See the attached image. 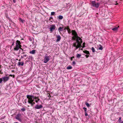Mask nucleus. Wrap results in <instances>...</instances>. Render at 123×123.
<instances>
[{
    "instance_id": "nucleus-7",
    "label": "nucleus",
    "mask_w": 123,
    "mask_h": 123,
    "mask_svg": "<svg viewBox=\"0 0 123 123\" xmlns=\"http://www.w3.org/2000/svg\"><path fill=\"white\" fill-rule=\"evenodd\" d=\"M55 26L54 25H51V27L49 28L51 32L55 29Z\"/></svg>"
},
{
    "instance_id": "nucleus-48",
    "label": "nucleus",
    "mask_w": 123,
    "mask_h": 123,
    "mask_svg": "<svg viewBox=\"0 0 123 123\" xmlns=\"http://www.w3.org/2000/svg\"><path fill=\"white\" fill-rule=\"evenodd\" d=\"M116 2L117 3L116 4H115V5H118V3H117V1H116Z\"/></svg>"
},
{
    "instance_id": "nucleus-57",
    "label": "nucleus",
    "mask_w": 123,
    "mask_h": 123,
    "mask_svg": "<svg viewBox=\"0 0 123 123\" xmlns=\"http://www.w3.org/2000/svg\"><path fill=\"white\" fill-rule=\"evenodd\" d=\"M20 60H21L20 59L19 60V61H20Z\"/></svg>"
},
{
    "instance_id": "nucleus-44",
    "label": "nucleus",
    "mask_w": 123,
    "mask_h": 123,
    "mask_svg": "<svg viewBox=\"0 0 123 123\" xmlns=\"http://www.w3.org/2000/svg\"><path fill=\"white\" fill-rule=\"evenodd\" d=\"M85 56L86 57V58H88V57H89V55H85Z\"/></svg>"
},
{
    "instance_id": "nucleus-24",
    "label": "nucleus",
    "mask_w": 123,
    "mask_h": 123,
    "mask_svg": "<svg viewBox=\"0 0 123 123\" xmlns=\"http://www.w3.org/2000/svg\"><path fill=\"white\" fill-rule=\"evenodd\" d=\"M91 49L93 52H95V50L94 47H92Z\"/></svg>"
},
{
    "instance_id": "nucleus-36",
    "label": "nucleus",
    "mask_w": 123,
    "mask_h": 123,
    "mask_svg": "<svg viewBox=\"0 0 123 123\" xmlns=\"http://www.w3.org/2000/svg\"><path fill=\"white\" fill-rule=\"evenodd\" d=\"M73 46L74 47H76L77 46V43H75L73 44Z\"/></svg>"
},
{
    "instance_id": "nucleus-38",
    "label": "nucleus",
    "mask_w": 123,
    "mask_h": 123,
    "mask_svg": "<svg viewBox=\"0 0 123 123\" xmlns=\"http://www.w3.org/2000/svg\"><path fill=\"white\" fill-rule=\"evenodd\" d=\"M27 99H25L24 100V101L25 102V104L27 103Z\"/></svg>"
},
{
    "instance_id": "nucleus-14",
    "label": "nucleus",
    "mask_w": 123,
    "mask_h": 123,
    "mask_svg": "<svg viewBox=\"0 0 123 123\" xmlns=\"http://www.w3.org/2000/svg\"><path fill=\"white\" fill-rule=\"evenodd\" d=\"M24 64V62H18V65L19 66H23Z\"/></svg>"
},
{
    "instance_id": "nucleus-59",
    "label": "nucleus",
    "mask_w": 123,
    "mask_h": 123,
    "mask_svg": "<svg viewBox=\"0 0 123 123\" xmlns=\"http://www.w3.org/2000/svg\"><path fill=\"white\" fill-rule=\"evenodd\" d=\"M0 68H1V66L0 65Z\"/></svg>"
},
{
    "instance_id": "nucleus-52",
    "label": "nucleus",
    "mask_w": 123,
    "mask_h": 123,
    "mask_svg": "<svg viewBox=\"0 0 123 123\" xmlns=\"http://www.w3.org/2000/svg\"><path fill=\"white\" fill-rule=\"evenodd\" d=\"M13 1L14 3H15L16 2V1L15 0H13Z\"/></svg>"
},
{
    "instance_id": "nucleus-11",
    "label": "nucleus",
    "mask_w": 123,
    "mask_h": 123,
    "mask_svg": "<svg viewBox=\"0 0 123 123\" xmlns=\"http://www.w3.org/2000/svg\"><path fill=\"white\" fill-rule=\"evenodd\" d=\"M56 38H57L56 41L57 42H58L59 41L61 38V36H60V35H58L56 36Z\"/></svg>"
},
{
    "instance_id": "nucleus-2",
    "label": "nucleus",
    "mask_w": 123,
    "mask_h": 123,
    "mask_svg": "<svg viewBox=\"0 0 123 123\" xmlns=\"http://www.w3.org/2000/svg\"><path fill=\"white\" fill-rule=\"evenodd\" d=\"M21 43L20 41L17 40L16 43V45L14 47V51H18L21 47V45L20 44Z\"/></svg>"
},
{
    "instance_id": "nucleus-20",
    "label": "nucleus",
    "mask_w": 123,
    "mask_h": 123,
    "mask_svg": "<svg viewBox=\"0 0 123 123\" xmlns=\"http://www.w3.org/2000/svg\"><path fill=\"white\" fill-rule=\"evenodd\" d=\"M84 53L87 54H90L89 52L88 51L85 50L83 51Z\"/></svg>"
},
{
    "instance_id": "nucleus-50",
    "label": "nucleus",
    "mask_w": 123,
    "mask_h": 123,
    "mask_svg": "<svg viewBox=\"0 0 123 123\" xmlns=\"http://www.w3.org/2000/svg\"><path fill=\"white\" fill-rule=\"evenodd\" d=\"M49 21H50L51 22H52V21H51V19H50V18H49Z\"/></svg>"
},
{
    "instance_id": "nucleus-19",
    "label": "nucleus",
    "mask_w": 123,
    "mask_h": 123,
    "mask_svg": "<svg viewBox=\"0 0 123 123\" xmlns=\"http://www.w3.org/2000/svg\"><path fill=\"white\" fill-rule=\"evenodd\" d=\"M63 28V27H60L58 29V30L59 32L62 31H63L62 29Z\"/></svg>"
},
{
    "instance_id": "nucleus-16",
    "label": "nucleus",
    "mask_w": 123,
    "mask_h": 123,
    "mask_svg": "<svg viewBox=\"0 0 123 123\" xmlns=\"http://www.w3.org/2000/svg\"><path fill=\"white\" fill-rule=\"evenodd\" d=\"M63 18V17L62 15H59L58 16L57 19L59 20H62Z\"/></svg>"
},
{
    "instance_id": "nucleus-55",
    "label": "nucleus",
    "mask_w": 123,
    "mask_h": 123,
    "mask_svg": "<svg viewBox=\"0 0 123 123\" xmlns=\"http://www.w3.org/2000/svg\"><path fill=\"white\" fill-rule=\"evenodd\" d=\"M30 41H32V39H31V38H30Z\"/></svg>"
},
{
    "instance_id": "nucleus-18",
    "label": "nucleus",
    "mask_w": 123,
    "mask_h": 123,
    "mask_svg": "<svg viewBox=\"0 0 123 123\" xmlns=\"http://www.w3.org/2000/svg\"><path fill=\"white\" fill-rule=\"evenodd\" d=\"M30 54H35L36 53L35 50H32L30 52Z\"/></svg>"
},
{
    "instance_id": "nucleus-34",
    "label": "nucleus",
    "mask_w": 123,
    "mask_h": 123,
    "mask_svg": "<svg viewBox=\"0 0 123 123\" xmlns=\"http://www.w3.org/2000/svg\"><path fill=\"white\" fill-rule=\"evenodd\" d=\"M2 81H2V78H0V84L2 83Z\"/></svg>"
},
{
    "instance_id": "nucleus-29",
    "label": "nucleus",
    "mask_w": 123,
    "mask_h": 123,
    "mask_svg": "<svg viewBox=\"0 0 123 123\" xmlns=\"http://www.w3.org/2000/svg\"><path fill=\"white\" fill-rule=\"evenodd\" d=\"M86 105L87 106V107H89L90 106V105L89 103H86Z\"/></svg>"
},
{
    "instance_id": "nucleus-51",
    "label": "nucleus",
    "mask_w": 123,
    "mask_h": 123,
    "mask_svg": "<svg viewBox=\"0 0 123 123\" xmlns=\"http://www.w3.org/2000/svg\"><path fill=\"white\" fill-rule=\"evenodd\" d=\"M24 58V57H23V56H21V58L22 59Z\"/></svg>"
},
{
    "instance_id": "nucleus-43",
    "label": "nucleus",
    "mask_w": 123,
    "mask_h": 123,
    "mask_svg": "<svg viewBox=\"0 0 123 123\" xmlns=\"http://www.w3.org/2000/svg\"><path fill=\"white\" fill-rule=\"evenodd\" d=\"M23 56V57L24 58L25 57H26L27 56V55H24Z\"/></svg>"
},
{
    "instance_id": "nucleus-49",
    "label": "nucleus",
    "mask_w": 123,
    "mask_h": 123,
    "mask_svg": "<svg viewBox=\"0 0 123 123\" xmlns=\"http://www.w3.org/2000/svg\"><path fill=\"white\" fill-rule=\"evenodd\" d=\"M25 52H23L22 53H21V54H25Z\"/></svg>"
},
{
    "instance_id": "nucleus-40",
    "label": "nucleus",
    "mask_w": 123,
    "mask_h": 123,
    "mask_svg": "<svg viewBox=\"0 0 123 123\" xmlns=\"http://www.w3.org/2000/svg\"><path fill=\"white\" fill-rule=\"evenodd\" d=\"M13 76H14V75H12L10 74L8 76V77H10V76L12 77Z\"/></svg>"
},
{
    "instance_id": "nucleus-35",
    "label": "nucleus",
    "mask_w": 123,
    "mask_h": 123,
    "mask_svg": "<svg viewBox=\"0 0 123 123\" xmlns=\"http://www.w3.org/2000/svg\"><path fill=\"white\" fill-rule=\"evenodd\" d=\"M76 62L75 61H74L72 62V64L73 65H75L76 64Z\"/></svg>"
},
{
    "instance_id": "nucleus-21",
    "label": "nucleus",
    "mask_w": 123,
    "mask_h": 123,
    "mask_svg": "<svg viewBox=\"0 0 123 123\" xmlns=\"http://www.w3.org/2000/svg\"><path fill=\"white\" fill-rule=\"evenodd\" d=\"M81 54H77L76 55V57L78 58H79L81 56Z\"/></svg>"
},
{
    "instance_id": "nucleus-22",
    "label": "nucleus",
    "mask_w": 123,
    "mask_h": 123,
    "mask_svg": "<svg viewBox=\"0 0 123 123\" xmlns=\"http://www.w3.org/2000/svg\"><path fill=\"white\" fill-rule=\"evenodd\" d=\"M99 47L98 48V49L99 50H102L103 49V48L102 47V46L101 45H99Z\"/></svg>"
},
{
    "instance_id": "nucleus-1",
    "label": "nucleus",
    "mask_w": 123,
    "mask_h": 123,
    "mask_svg": "<svg viewBox=\"0 0 123 123\" xmlns=\"http://www.w3.org/2000/svg\"><path fill=\"white\" fill-rule=\"evenodd\" d=\"M26 97L28 98V102L29 103L31 104V106H33L35 104V102H33L34 100L32 99V98H34V96L31 95H26Z\"/></svg>"
},
{
    "instance_id": "nucleus-12",
    "label": "nucleus",
    "mask_w": 123,
    "mask_h": 123,
    "mask_svg": "<svg viewBox=\"0 0 123 123\" xmlns=\"http://www.w3.org/2000/svg\"><path fill=\"white\" fill-rule=\"evenodd\" d=\"M26 59H27L28 61H30L31 60H32L33 58L31 56H29L28 57L26 58Z\"/></svg>"
},
{
    "instance_id": "nucleus-46",
    "label": "nucleus",
    "mask_w": 123,
    "mask_h": 123,
    "mask_svg": "<svg viewBox=\"0 0 123 123\" xmlns=\"http://www.w3.org/2000/svg\"><path fill=\"white\" fill-rule=\"evenodd\" d=\"M76 48L75 49V50H76L77 49H78V48H79V47H77V46H76Z\"/></svg>"
},
{
    "instance_id": "nucleus-9",
    "label": "nucleus",
    "mask_w": 123,
    "mask_h": 123,
    "mask_svg": "<svg viewBox=\"0 0 123 123\" xmlns=\"http://www.w3.org/2000/svg\"><path fill=\"white\" fill-rule=\"evenodd\" d=\"M43 107V106L41 105H37L35 107V108L37 109H40L42 108Z\"/></svg>"
},
{
    "instance_id": "nucleus-17",
    "label": "nucleus",
    "mask_w": 123,
    "mask_h": 123,
    "mask_svg": "<svg viewBox=\"0 0 123 123\" xmlns=\"http://www.w3.org/2000/svg\"><path fill=\"white\" fill-rule=\"evenodd\" d=\"M32 99H35L36 100H38V101H39L40 100L39 98L38 97H35L34 96V98H32Z\"/></svg>"
},
{
    "instance_id": "nucleus-53",
    "label": "nucleus",
    "mask_w": 123,
    "mask_h": 123,
    "mask_svg": "<svg viewBox=\"0 0 123 123\" xmlns=\"http://www.w3.org/2000/svg\"><path fill=\"white\" fill-rule=\"evenodd\" d=\"M1 31L0 30V34L1 35Z\"/></svg>"
},
{
    "instance_id": "nucleus-8",
    "label": "nucleus",
    "mask_w": 123,
    "mask_h": 123,
    "mask_svg": "<svg viewBox=\"0 0 123 123\" xmlns=\"http://www.w3.org/2000/svg\"><path fill=\"white\" fill-rule=\"evenodd\" d=\"M72 35L74 36L75 37L78 36L77 33L76 32L75 30H72Z\"/></svg>"
},
{
    "instance_id": "nucleus-42",
    "label": "nucleus",
    "mask_w": 123,
    "mask_h": 123,
    "mask_svg": "<svg viewBox=\"0 0 123 123\" xmlns=\"http://www.w3.org/2000/svg\"><path fill=\"white\" fill-rule=\"evenodd\" d=\"M20 20L22 22V23H23L24 22V20L22 19H21L20 18Z\"/></svg>"
},
{
    "instance_id": "nucleus-30",
    "label": "nucleus",
    "mask_w": 123,
    "mask_h": 123,
    "mask_svg": "<svg viewBox=\"0 0 123 123\" xmlns=\"http://www.w3.org/2000/svg\"><path fill=\"white\" fill-rule=\"evenodd\" d=\"M83 109H84L85 111V112H86L87 111V108L85 107H84L83 108Z\"/></svg>"
},
{
    "instance_id": "nucleus-3",
    "label": "nucleus",
    "mask_w": 123,
    "mask_h": 123,
    "mask_svg": "<svg viewBox=\"0 0 123 123\" xmlns=\"http://www.w3.org/2000/svg\"><path fill=\"white\" fill-rule=\"evenodd\" d=\"M91 6L96 8H98L99 6L100 3H96L95 1H91Z\"/></svg>"
},
{
    "instance_id": "nucleus-39",
    "label": "nucleus",
    "mask_w": 123,
    "mask_h": 123,
    "mask_svg": "<svg viewBox=\"0 0 123 123\" xmlns=\"http://www.w3.org/2000/svg\"><path fill=\"white\" fill-rule=\"evenodd\" d=\"M85 116H88V115L86 112H85Z\"/></svg>"
},
{
    "instance_id": "nucleus-27",
    "label": "nucleus",
    "mask_w": 123,
    "mask_h": 123,
    "mask_svg": "<svg viewBox=\"0 0 123 123\" xmlns=\"http://www.w3.org/2000/svg\"><path fill=\"white\" fill-rule=\"evenodd\" d=\"M21 110L23 111H25L26 109H25L24 108H23L21 109Z\"/></svg>"
},
{
    "instance_id": "nucleus-45",
    "label": "nucleus",
    "mask_w": 123,
    "mask_h": 123,
    "mask_svg": "<svg viewBox=\"0 0 123 123\" xmlns=\"http://www.w3.org/2000/svg\"><path fill=\"white\" fill-rule=\"evenodd\" d=\"M49 18L51 19H52L53 20V18L52 17H50Z\"/></svg>"
},
{
    "instance_id": "nucleus-15",
    "label": "nucleus",
    "mask_w": 123,
    "mask_h": 123,
    "mask_svg": "<svg viewBox=\"0 0 123 123\" xmlns=\"http://www.w3.org/2000/svg\"><path fill=\"white\" fill-rule=\"evenodd\" d=\"M119 27L118 26V27H116L112 29V30L114 31H116L118 29V28Z\"/></svg>"
},
{
    "instance_id": "nucleus-58",
    "label": "nucleus",
    "mask_w": 123,
    "mask_h": 123,
    "mask_svg": "<svg viewBox=\"0 0 123 123\" xmlns=\"http://www.w3.org/2000/svg\"><path fill=\"white\" fill-rule=\"evenodd\" d=\"M28 107H29V105H28Z\"/></svg>"
},
{
    "instance_id": "nucleus-25",
    "label": "nucleus",
    "mask_w": 123,
    "mask_h": 123,
    "mask_svg": "<svg viewBox=\"0 0 123 123\" xmlns=\"http://www.w3.org/2000/svg\"><path fill=\"white\" fill-rule=\"evenodd\" d=\"M76 46L77 47H79V48H80L82 47V46L81 45H80V44H77V45Z\"/></svg>"
},
{
    "instance_id": "nucleus-28",
    "label": "nucleus",
    "mask_w": 123,
    "mask_h": 123,
    "mask_svg": "<svg viewBox=\"0 0 123 123\" xmlns=\"http://www.w3.org/2000/svg\"><path fill=\"white\" fill-rule=\"evenodd\" d=\"M77 37H75L74 36L73 37H72V39H73V40H75L76 39V38H77Z\"/></svg>"
},
{
    "instance_id": "nucleus-54",
    "label": "nucleus",
    "mask_w": 123,
    "mask_h": 123,
    "mask_svg": "<svg viewBox=\"0 0 123 123\" xmlns=\"http://www.w3.org/2000/svg\"><path fill=\"white\" fill-rule=\"evenodd\" d=\"M20 49H21V50L22 51H23V49H22V48H20Z\"/></svg>"
},
{
    "instance_id": "nucleus-23",
    "label": "nucleus",
    "mask_w": 123,
    "mask_h": 123,
    "mask_svg": "<svg viewBox=\"0 0 123 123\" xmlns=\"http://www.w3.org/2000/svg\"><path fill=\"white\" fill-rule=\"evenodd\" d=\"M72 68V67L71 66H68L67 68V69L69 70L71 69Z\"/></svg>"
},
{
    "instance_id": "nucleus-26",
    "label": "nucleus",
    "mask_w": 123,
    "mask_h": 123,
    "mask_svg": "<svg viewBox=\"0 0 123 123\" xmlns=\"http://www.w3.org/2000/svg\"><path fill=\"white\" fill-rule=\"evenodd\" d=\"M68 32L69 34H70L71 33V30L69 28V29L68 30Z\"/></svg>"
},
{
    "instance_id": "nucleus-5",
    "label": "nucleus",
    "mask_w": 123,
    "mask_h": 123,
    "mask_svg": "<svg viewBox=\"0 0 123 123\" xmlns=\"http://www.w3.org/2000/svg\"><path fill=\"white\" fill-rule=\"evenodd\" d=\"M49 60V56H47V55L46 54L45 55L44 59L43 62L44 63H47Z\"/></svg>"
},
{
    "instance_id": "nucleus-32",
    "label": "nucleus",
    "mask_w": 123,
    "mask_h": 123,
    "mask_svg": "<svg viewBox=\"0 0 123 123\" xmlns=\"http://www.w3.org/2000/svg\"><path fill=\"white\" fill-rule=\"evenodd\" d=\"M85 42H84L83 43V47H82L83 48H85Z\"/></svg>"
},
{
    "instance_id": "nucleus-6",
    "label": "nucleus",
    "mask_w": 123,
    "mask_h": 123,
    "mask_svg": "<svg viewBox=\"0 0 123 123\" xmlns=\"http://www.w3.org/2000/svg\"><path fill=\"white\" fill-rule=\"evenodd\" d=\"M21 115L20 113H18L16 115L15 118L17 120L20 122H21V120L20 118V117Z\"/></svg>"
},
{
    "instance_id": "nucleus-13",
    "label": "nucleus",
    "mask_w": 123,
    "mask_h": 123,
    "mask_svg": "<svg viewBox=\"0 0 123 123\" xmlns=\"http://www.w3.org/2000/svg\"><path fill=\"white\" fill-rule=\"evenodd\" d=\"M121 118L122 117H119L118 121L119 123H123V121L122 120Z\"/></svg>"
},
{
    "instance_id": "nucleus-10",
    "label": "nucleus",
    "mask_w": 123,
    "mask_h": 123,
    "mask_svg": "<svg viewBox=\"0 0 123 123\" xmlns=\"http://www.w3.org/2000/svg\"><path fill=\"white\" fill-rule=\"evenodd\" d=\"M76 41L77 43V44L79 42V41H81L82 40V39L79 37L78 36L76 38Z\"/></svg>"
},
{
    "instance_id": "nucleus-31",
    "label": "nucleus",
    "mask_w": 123,
    "mask_h": 123,
    "mask_svg": "<svg viewBox=\"0 0 123 123\" xmlns=\"http://www.w3.org/2000/svg\"><path fill=\"white\" fill-rule=\"evenodd\" d=\"M55 13V12H51V15H54Z\"/></svg>"
},
{
    "instance_id": "nucleus-33",
    "label": "nucleus",
    "mask_w": 123,
    "mask_h": 123,
    "mask_svg": "<svg viewBox=\"0 0 123 123\" xmlns=\"http://www.w3.org/2000/svg\"><path fill=\"white\" fill-rule=\"evenodd\" d=\"M69 27L68 26L67 27H65V28H64V30H65L66 29H67V30L69 29Z\"/></svg>"
},
{
    "instance_id": "nucleus-4",
    "label": "nucleus",
    "mask_w": 123,
    "mask_h": 123,
    "mask_svg": "<svg viewBox=\"0 0 123 123\" xmlns=\"http://www.w3.org/2000/svg\"><path fill=\"white\" fill-rule=\"evenodd\" d=\"M1 78L3 82L5 83L9 80L10 77H8L7 75H6L5 76L2 77Z\"/></svg>"
},
{
    "instance_id": "nucleus-41",
    "label": "nucleus",
    "mask_w": 123,
    "mask_h": 123,
    "mask_svg": "<svg viewBox=\"0 0 123 123\" xmlns=\"http://www.w3.org/2000/svg\"><path fill=\"white\" fill-rule=\"evenodd\" d=\"M14 42L13 41L12 42V45H11V47H12V46H13L14 45Z\"/></svg>"
},
{
    "instance_id": "nucleus-47",
    "label": "nucleus",
    "mask_w": 123,
    "mask_h": 123,
    "mask_svg": "<svg viewBox=\"0 0 123 123\" xmlns=\"http://www.w3.org/2000/svg\"><path fill=\"white\" fill-rule=\"evenodd\" d=\"M38 101V100H35V102L36 103H37L38 102V101Z\"/></svg>"
},
{
    "instance_id": "nucleus-56",
    "label": "nucleus",
    "mask_w": 123,
    "mask_h": 123,
    "mask_svg": "<svg viewBox=\"0 0 123 123\" xmlns=\"http://www.w3.org/2000/svg\"><path fill=\"white\" fill-rule=\"evenodd\" d=\"M50 96V94H49V95H48V96L49 97V96Z\"/></svg>"
},
{
    "instance_id": "nucleus-37",
    "label": "nucleus",
    "mask_w": 123,
    "mask_h": 123,
    "mask_svg": "<svg viewBox=\"0 0 123 123\" xmlns=\"http://www.w3.org/2000/svg\"><path fill=\"white\" fill-rule=\"evenodd\" d=\"M79 43H78V44H80V45H81V44L82 42V40L81 41H79Z\"/></svg>"
},
{
    "instance_id": "nucleus-60",
    "label": "nucleus",
    "mask_w": 123,
    "mask_h": 123,
    "mask_svg": "<svg viewBox=\"0 0 123 123\" xmlns=\"http://www.w3.org/2000/svg\"><path fill=\"white\" fill-rule=\"evenodd\" d=\"M1 27V26L0 25V27Z\"/></svg>"
}]
</instances>
